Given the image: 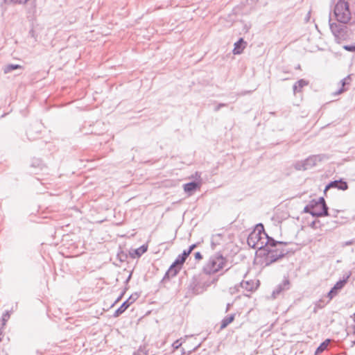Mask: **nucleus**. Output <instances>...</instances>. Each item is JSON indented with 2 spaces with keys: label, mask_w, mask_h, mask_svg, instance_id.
Here are the masks:
<instances>
[{
  "label": "nucleus",
  "mask_w": 355,
  "mask_h": 355,
  "mask_svg": "<svg viewBox=\"0 0 355 355\" xmlns=\"http://www.w3.org/2000/svg\"><path fill=\"white\" fill-rule=\"evenodd\" d=\"M334 13L337 22L329 19V27L336 40H345L347 37L346 24L352 18V13L347 1L339 0L334 6Z\"/></svg>",
  "instance_id": "obj_1"
},
{
  "label": "nucleus",
  "mask_w": 355,
  "mask_h": 355,
  "mask_svg": "<svg viewBox=\"0 0 355 355\" xmlns=\"http://www.w3.org/2000/svg\"><path fill=\"white\" fill-rule=\"evenodd\" d=\"M227 266V259L220 254H216L210 257L203 267V271L207 275L214 274Z\"/></svg>",
  "instance_id": "obj_2"
},
{
  "label": "nucleus",
  "mask_w": 355,
  "mask_h": 355,
  "mask_svg": "<svg viewBox=\"0 0 355 355\" xmlns=\"http://www.w3.org/2000/svg\"><path fill=\"white\" fill-rule=\"evenodd\" d=\"M311 204L313 205L311 210V215L313 216L321 217L329 215L328 207L326 205L324 198L320 197L317 200H312Z\"/></svg>",
  "instance_id": "obj_3"
},
{
  "label": "nucleus",
  "mask_w": 355,
  "mask_h": 355,
  "mask_svg": "<svg viewBox=\"0 0 355 355\" xmlns=\"http://www.w3.org/2000/svg\"><path fill=\"white\" fill-rule=\"evenodd\" d=\"M283 245H277L275 248H270L266 251L268 252V255L266 257V260L268 262V263H272L279 259L283 257L288 253V250L282 248Z\"/></svg>",
  "instance_id": "obj_4"
},
{
  "label": "nucleus",
  "mask_w": 355,
  "mask_h": 355,
  "mask_svg": "<svg viewBox=\"0 0 355 355\" xmlns=\"http://www.w3.org/2000/svg\"><path fill=\"white\" fill-rule=\"evenodd\" d=\"M261 236H266V233L263 231H259V232H252L248 238V244L249 245V246L252 247V248H254V249H262L263 248V245L261 243H259V241H260L261 239Z\"/></svg>",
  "instance_id": "obj_5"
},
{
  "label": "nucleus",
  "mask_w": 355,
  "mask_h": 355,
  "mask_svg": "<svg viewBox=\"0 0 355 355\" xmlns=\"http://www.w3.org/2000/svg\"><path fill=\"white\" fill-rule=\"evenodd\" d=\"M259 243H261L263 245V248L266 251L270 248H275L277 245H286V243L278 242L274 240L272 238L269 237L267 234L266 236H261L260 241Z\"/></svg>",
  "instance_id": "obj_6"
},
{
  "label": "nucleus",
  "mask_w": 355,
  "mask_h": 355,
  "mask_svg": "<svg viewBox=\"0 0 355 355\" xmlns=\"http://www.w3.org/2000/svg\"><path fill=\"white\" fill-rule=\"evenodd\" d=\"M137 295H132L126 301H125L119 308H118L114 313V317H118L121 314H122L129 306L130 305L133 303L137 299Z\"/></svg>",
  "instance_id": "obj_7"
},
{
  "label": "nucleus",
  "mask_w": 355,
  "mask_h": 355,
  "mask_svg": "<svg viewBox=\"0 0 355 355\" xmlns=\"http://www.w3.org/2000/svg\"><path fill=\"white\" fill-rule=\"evenodd\" d=\"M347 281L345 279L338 281L334 286L329 291L327 294V297L329 300H331L334 297H335L338 291L343 288Z\"/></svg>",
  "instance_id": "obj_8"
},
{
  "label": "nucleus",
  "mask_w": 355,
  "mask_h": 355,
  "mask_svg": "<svg viewBox=\"0 0 355 355\" xmlns=\"http://www.w3.org/2000/svg\"><path fill=\"white\" fill-rule=\"evenodd\" d=\"M323 156L320 155H312L304 160L307 169L315 166L318 162L322 160Z\"/></svg>",
  "instance_id": "obj_9"
},
{
  "label": "nucleus",
  "mask_w": 355,
  "mask_h": 355,
  "mask_svg": "<svg viewBox=\"0 0 355 355\" xmlns=\"http://www.w3.org/2000/svg\"><path fill=\"white\" fill-rule=\"evenodd\" d=\"M330 188H337L338 189L345 191L348 188V186L346 182H343L342 180H335L331 182L326 186L325 191Z\"/></svg>",
  "instance_id": "obj_10"
},
{
  "label": "nucleus",
  "mask_w": 355,
  "mask_h": 355,
  "mask_svg": "<svg viewBox=\"0 0 355 355\" xmlns=\"http://www.w3.org/2000/svg\"><path fill=\"white\" fill-rule=\"evenodd\" d=\"M258 281L254 282L252 280L249 281H242L240 284V286L242 288L246 290L247 291H252L258 287Z\"/></svg>",
  "instance_id": "obj_11"
},
{
  "label": "nucleus",
  "mask_w": 355,
  "mask_h": 355,
  "mask_svg": "<svg viewBox=\"0 0 355 355\" xmlns=\"http://www.w3.org/2000/svg\"><path fill=\"white\" fill-rule=\"evenodd\" d=\"M201 185V182H191L184 184V191L191 195L193 191H195L197 189L200 188Z\"/></svg>",
  "instance_id": "obj_12"
},
{
  "label": "nucleus",
  "mask_w": 355,
  "mask_h": 355,
  "mask_svg": "<svg viewBox=\"0 0 355 355\" xmlns=\"http://www.w3.org/2000/svg\"><path fill=\"white\" fill-rule=\"evenodd\" d=\"M289 280L284 279L282 284L278 285V286L275 288V290L272 292V296L274 298L277 297L282 291H286L289 288Z\"/></svg>",
  "instance_id": "obj_13"
},
{
  "label": "nucleus",
  "mask_w": 355,
  "mask_h": 355,
  "mask_svg": "<svg viewBox=\"0 0 355 355\" xmlns=\"http://www.w3.org/2000/svg\"><path fill=\"white\" fill-rule=\"evenodd\" d=\"M245 42H244L243 39V38H240L239 40V41H237L235 44H234V50H233V53L234 55H239V54H241L244 48H245V46L243 45Z\"/></svg>",
  "instance_id": "obj_14"
},
{
  "label": "nucleus",
  "mask_w": 355,
  "mask_h": 355,
  "mask_svg": "<svg viewBox=\"0 0 355 355\" xmlns=\"http://www.w3.org/2000/svg\"><path fill=\"white\" fill-rule=\"evenodd\" d=\"M147 246L142 245L137 249L132 250L130 252V257L132 258L139 257L147 251Z\"/></svg>",
  "instance_id": "obj_15"
},
{
  "label": "nucleus",
  "mask_w": 355,
  "mask_h": 355,
  "mask_svg": "<svg viewBox=\"0 0 355 355\" xmlns=\"http://www.w3.org/2000/svg\"><path fill=\"white\" fill-rule=\"evenodd\" d=\"M181 266L180 265H175V263H173L169 268V269L168 270V271L166 272V275H167L168 277H174L177 275V273L178 272V271L180 270L181 268Z\"/></svg>",
  "instance_id": "obj_16"
},
{
  "label": "nucleus",
  "mask_w": 355,
  "mask_h": 355,
  "mask_svg": "<svg viewBox=\"0 0 355 355\" xmlns=\"http://www.w3.org/2000/svg\"><path fill=\"white\" fill-rule=\"evenodd\" d=\"M235 314H230L225 317L221 321L220 329L227 327L234 320Z\"/></svg>",
  "instance_id": "obj_17"
},
{
  "label": "nucleus",
  "mask_w": 355,
  "mask_h": 355,
  "mask_svg": "<svg viewBox=\"0 0 355 355\" xmlns=\"http://www.w3.org/2000/svg\"><path fill=\"white\" fill-rule=\"evenodd\" d=\"M308 85V82L304 79H301L295 83L293 85V92L296 94L301 91V89Z\"/></svg>",
  "instance_id": "obj_18"
},
{
  "label": "nucleus",
  "mask_w": 355,
  "mask_h": 355,
  "mask_svg": "<svg viewBox=\"0 0 355 355\" xmlns=\"http://www.w3.org/2000/svg\"><path fill=\"white\" fill-rule=\"evenodd\" d=\"M222 241V235L220 234H216L212 236L211 239V245L213 250H214L216 245H220Z\"/></svg>",
  "instance_id": "obj_19"
},
{
  "label": "nucleus",
  "mask_w": 355,
  "mask_h": 355,
  "mask_svg": "<svg viewBox=\"0 0 355 355\" xmlns=\"http://www.w3.org/2000/svg\"><path fill=\"white\" fill-rule=\"evenodd\" d=\"M189 255V254H188V252L184 250V252L181 254H180L174 261L175 265H180L182 266V265L186 261Z\"/></svg>",
  "instance_id": "obj_20"
},
{
  "label": "nucleus",
  "mask_w": 355,
  "mask_h": 355,
  "mask_svg": "<svg viewBox=\"0 0 355 355\" xmlns=\"http://www.w3.org/2000/svg\"><path fill=\"white\" fill-rule=\"evenodd\" d=\"M331 340L327 339L324 342H322L319 347L316 349L315 351V355H318L321 354L322 352H324L328 347L329 344L330 343Z\"/></svg>",
  "instance_id": "obj_21"
},
{
  "label": "nucleus",
  "mask_w": 355,
  "mask_h": 355,
  "mask_svg": "<svg viewBox=\"0 0 355 355\" xmlns=\"http://www.w3.org/2000/svg\"><path fill=\"white\" fill-rule=\"evenodd\" d=\"M21 66L19 64H8L4 67L3 71L5 73H8L11 72L13 70H15L17 69H21Z\"/></svg>",
  "instance_id": "obj_22"
},
{
  "label": "nucleus",
  "mask_w": 355,
  "mask_h": 355,
  "mask_svg": "<svg viewBox=\"0 0 355 355\" xmlns=\"http://www.w3.org/2000/svg\"><path fill=\"white\" fill-rule=\"evenodd\" d=\"M295 169L299 170V171H300V170H303V171L307 170V168H306V166L305 165L304 160L302 161V162H297L295 164Z\"/></svg>",
  "instance_id": "obj_23"
},
{
  "label": "nucleus",
  "mask_w": 355,
  "mask_h": 355,
  "mask_svg": "<svg viewBox=\"0 0 355 355\" xmlns=\"http://www.w3.org/2000/svg\"><path fill=\"white\" fill-rule=\"evenodd\" d=\"M11 311H7L2 315V325L4 326L10 317Z\"/></svg>",
  "instance_id": "obj_24"
},
{
  "label": "nucleus",
  "mask_w": 355,
  "mask_h": 355,
  "mask_svg": "<svg viewBox=\"0 0 355 355\" xmlns=\"http://www.w3.org/2000/svg\"><path fill=\"white\" fill-rule=\"evenodd\" d=\"M343 48L348 51L355 52V45H345Z\"/></svg>",
  "instance_id": "obj_25"
},
{
  "label": "nucleus",
  "mask_w": 355,
  "mask_h": 355,
  "mask_svg": "<svg viewBox=\"0 0 355 355\" xmlns=\"http://www.w3.org/2000/svg\"><path fill=\"white\" fill-rule=\"evenodd\" d=\"M312 207H313V205H312L311 201L310 203L304 207V212L309 213L310 214H311Z\"/></svg>",
  "instance_id": "obj_26"
},
{
  "label": "nucleus",
  "mask_w": 355,
  "mask_h": 355,
  "mask_svg": "<svg viewBox=\"0 0 355 355\" xmlns=\"http://www.w3.org/2000/svg\"><path fill=\"white\" fill-rule=\"evenodd\" d=\"M182 338L180 340H175L172 345L173 347L176 349H178L182 345V342H180Z\"/></svg>",
  "instance_id": "obj_27"
},
{
  "label": "nucleus",
  "mask_w": 355,
  "mask_h": 355,
  "mask_svg": "<svg viewBox=\"0 0 355 355\" xmlns=\"http://www.w3.org/2000/svg\"><path fill=\"white\" fill-rule=\"evenodd\" d=\"M353 244H355V239L343 243L342 244V246L345 247L347 245H353Z\"/></svg>",
  "instance_id": "obj_28"
},
{
  "label": "nucleus",
  "mask_w": 355,
  "mask_h": 355,
  "mask_svg": "<svg viewBox=\"0 0 355 355\" xmlns=\"http://www.w3.org/2000/svg\"><path fill=\"white\" fill-rule=\"evenodd\" d=\"M349 80H350V77L349 76H347L346 78H345L344 79H343L341 80L343 87H344L346 84H348Z\"/></svg>",
  "instance_id": "obj_29"
},
{
  "label": "nucleus",
  "mask_w": 355,
  "mask_h": 355,
  "mask_svg": "<svg viewBox=\"0 0 355 355\" xmlns=\"http://www.w3.org/2000/svg\"><path fill=\"white\" fill-rule=\"evenodd\" d=\"M6 2H11L14 3H25L24 0H5Z\"/></svg>",
  "instance_id": "obj_30"
},
{
  "label": "nucleus",
  "mask_w": 355,
  "mask_h": 355,
  "mask_svg": "<svg viewBox=\"0 0 355 355\" xmlns=\"http://www.w3.org/2000/svg\"><path fill=\"white\" fill-rule=\"evenodd\" d=\"M196 244L191 245L186 252H188V254H190L191 252L196 248Z\"/></svg>",
  "instance_id": "obj_31"
},
{
  "label": "nucleus",
  "mask_w": 355,
  "mask_h": 355,
  "mask_svg": "<svg viewBox=\"0 0 355 355\" xmlns=\"http://www.w3.org/2000/svg\"><path fill=\"white\" fill-rule=\"evenodd\" d=\"M134 355H146V354L144 352L141 348L137 350V352L135 353Z\"/></svg>",
  "instance_id": "obj_32"
},
{
  "label": "nucleus",
  "mask_w": 355,
  "mask_h": 355,
  "mask_svg": "<svg viewBox=\"0 0 355 355\" xmlns=\"http://www.w3.org/2000/svg\"><path fill=\"white\" fill-rule=\"evenodd\" d=\"M195 259L198 260H200L202 259V256L200 252H197L195 253Z\"/></svg>",
  "instance_id": "obj_33"
},
{
  "label": "nucleus",
  "mask_w": 355,
  "mask_h": 355,
  "mask_svg": "<svg viewBox=\"0 0 355 355\" xmlns=\"http://www.w3.org/2000/svg\"><path fill=\"white\" fill-rule=\"evenodd\" d=\"M225 106V104L220 103L216 108L215 111H218L220 110V107Z\"/></svg>",
  "instance_id": "obj_34"
},
{
  "label": "nucleus",
  "mask_w": 355,
  "mask_h": 355,
  "mask_svg": "<svg viewBox=\"0 0 355 355\" xmlns=\"http://www.w3.org/2000/svg\"><path fill=\"white\" fill-rule=\"evenodd\" d=\"M343 92V89H340L338 92H336V94H340Z\"/></svg>",
  "instance_id": "obj_35"
},
{
  "label": "nucleus",
  "mask_w": 355,
  "mask_h": 355,
  "mask_svg": "<svg viewBox=\"0 0 355 355\" xmlns=\"http://www.w3.org/2000/svg\"><path fill=\"white\" fill-rule=\"evenodd\" d=\"M195 177H196V178H200V175L198 172H196V175H195Z\"/></svg>",
  "instance_id": "obj_36"
},
{
  "label": "nucleus",
  "mask_w": 355,
  "mask_h": 355,
  "mask_svg": "<svg viewBox=\"0 0 355 355\" xmlns=\"http://www.w3.org/2000/svg\"><path fill=\"white\" fill-rule=\"evenodd\" d=\"M353 333L355 335V326L353 327Z\"/></svg>",
  "instance_id": "obj_37"
},
{
  "label": "nucleus",
  "mask_w": 355,
  "mask_h": 355,
  "mask_svg": "<svg viewBox=\"0 0 355 355\" xmlns=\"http://www.w3.org/2000/svg\"><path fill=\"white\" fill-rule=\"evenodd\" d=\"M230 306V304H227V309H226V311H227V310L229 309Z\"/></svg>",
  "instance_id": "obj_38"
},
{
  "label": "nucleus",
  "mask_w": 355,
  "mask_h": 355,
  "mask_svg": "<svg viewBox=\"0 0 355 355\" xmlns=\"http://www.w3.org/2000/svg\"><path fill=\"white\" fill-rule=\"evenodd\" d=\"M355 345V340L354 341H352V346H354Z\"/></svg>",
  "instance_id": "obj_39"
},
{
  "label": "nucleus",
  "mask_w": 355,
  "mask_h": 355,
  "mask_svg": "<svg viewBox=\"0 0 355 355\" xmlns=\"http://www.w3.org/2000/svg\"><path fill=\"white\" fill-rule=\"evenodd\" d=\"M260 226L261 227L262 229L263 228V225H262L261 224H260Z\"/></svg>",
  "instance_id": "obj_40"
},
{
  "label": "nucleus",
  "mask_w": 355,
  "mask_h": 355,
  "mask_svg": "<svg viewBox=\"0 0 355 355\" xmlns=\"http://www.w3.org/2000/svg\"><path fill=\"white\" fill-rule=\"evenodd\" d=\"M28 0H24V2H27Z\"/></svg>",
  "instance_id": "obj_41"
}]
</instances>
